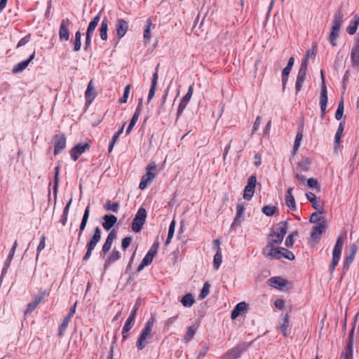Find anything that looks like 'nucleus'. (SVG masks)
Instances as JSON below:
<instances>
[{"label": "nucleus", "mask_w": 359, "mask_h": 359, "mask_svg": "<svg viewBox=\"0 0 359 359\" xmlns=\"http://www.w3.org/2000/svg\"><path fill=\"white\" fill-rule=\"evenodd\" d=\"M119 137H120V135H117L116 133H115L113 135L112 139H111V142H109V149H108L109 153H111L113 151L114 147Z\"/></svg>", "instance_id": "052dcab7"}, {"label": "nucleus", "mask_w": 359, "mask_h": 359, "mask_svg": "<svg viewBox=\"0 0 359 359\" xmlns=\"http://www.w3.org/2000/svg\"><path fill=\"white\" fill-rule=\"evenodd\" d=\"M116 237V233L114 229L111 231L108 234L104 243L102 247L101 255H106L107 252L111 249L112 243Z\"/></svg>", "instance_id": "aec40b11"}, {"label": "nucleus", "mask_w": 359, "mask_h": 359, "mask_svg": "<svg viewBox=\"0 0 359 359\" xmlns=\"http://www.w3.org/2000/svg\"><path fill=\"white\" fill-rule=\"evenodd\" d=\"M147 218V211L145 208H140L137 212L136 213L135 218L133 220L132 222V230L135 232L138 233L140 232L143 225L145 223Z\"/></svg>", "instance_id": "0eeeda50"}, {"label": "nucleus", "mask_w": 359, "mask_h": 359, "mask_svg": "<svg viewBox=\"0 0 359 359\" xmlns=\"http://www.w3.org/2000/svg\"><path fill=\"white\" fill-rule=\"evenodd\" d=\"M104 208L107 211H112L114 212H117L119 209V203L118 202L111 203L109 200H108L104 205Z\"/></svg>", "instance_id": "37998d69"}, {"label": "nucleus", "mask_w": 359, "mask_h": 359, "mask_svg": "<svg viewBox=\"0 0 359 359\" xmlns=\"http://www.w3.org/2000/svg\"><path fill=\"white\" fill-rule=\"evenodd\" d=\"M306 196L314 209L319 210L322 208V205L317 201L316 196L313 193L308 192L306 194Z\"/></svg>", "instance_id": "e433bc0d"}, {"label": "nucleus", "mask_w": 359, "mask_h": 359, "mask_svg": "<svg viewBox=\"0 0 359 359\" xmlns=\"http://www.w3.org/2000/svg\"><path fill=\"white\" fill-rule=\"evenodd\" d=\"M89 215H90V204H88L87 205V207L84 211V213H83V215L82 217V220H81V222L79 226V233H78V239L79 240L81 237L83 232L86 227L88 220L89 218Z\"/></svg>", "instance_id": "bb28decb"}, {"label": "nucleus", "mask_w": 359, "mask_h": 359, "mask_svg": "<svg viewBox=\"0 0 359 359\" xmlns=\"http://www.w3.org/2000/svg\"><path fill=\"white\" fill-rule=\"evenodd\" d=\"M279 329L284 337H287L290 334V321H289V316L287 313H286L285 315H284L283 316V322L280 324Z\"/></svg>", "instance_id": "2f4dec72"}, {"label": "nucleus", "mask_w": 359, "mask_h": 359, "mask_svg": "<svg viewBox=\"0 0 359 359\" xmlns=\"http://www.w3.org/2000/svg\"><path fill=\"white\" fill-rule=\"evenodd\" d=\"M269 285L273 287L283 290L288 283V281L278 276L272 277L268 280Z\"/></svg>", "instance_id": "5701e85b"}, {"label": "nucleus", "mask_w": 359, "mask_h": 359, "mask_svg": "<svg viewBox=\"0 0 359 359\" xmlns=\"http://www.w3.org/2000/svg\"><path fill=\"white\" fill-rule=\"evenodd\" d=\"M343 114H344V102L341 100L338 104V107H337V111L335 113V118L337 120H340L343 116Z\"/></svg>", "instance_id": "3c124183"}, {"label": "nucleus", "mask_w": 359, "mask_h": 359, "mask_svg": "<svg viewBox=\"0 0 359 359\" xmlns=\"http://www.w3.org/2000/svg\"><path fill=\"white\" fill-rule=\"evenodd\" d=\"M282 254H283V257H284L285 258H286L289 260H293L295 258L294 254L291 251H290L285 248H284L283 252H282Z\"/></svg>", "instance_id": "69168bd1"}, {"label": "nucleus", "mask_w": 359, "mask_h": 359, "mask_svg": "<svg viewBox=\"0 0 359 359\" xmlns=\"http://www.w3.org/2000/svg\"><path fill=\"white\" fill-rule=\"evenodd\" d=\"M351 60L353 67H359V36L355 39V44L351 49Z\"/></svg>", "instance_id": "6ab92c4d"}, {"label": "nucleus", "mask_w": 359, "mask_h": 359, "mask_svg": "<svg viewBox=\"0 0 359 359\" xmlns=\"http://www.w3.org/2000/svg\"><path fill=\"white\" fill-rule=\"evenodd\" d=\"M311 162L309 158H306L298 163L297 169L299 172H307L309 170Z\"/></svg>", "instance_id": "4c0bfd02"}, {"label": "nucleus", "mask_w": 359, "mask_h": 359, "mask_svg": "<svg viewBox=\"0 0 359 359\" xmlns=\"http://www.w3.org/2000/svg\"><path fill=\"white\" fill-rule=\"evenodd\" d=\"M248 305L245 302H241L236 305L231 311V318L232 320L236 319L243 313L248 311Z\"/></svg>", "instance_id": "4be33fe9"}, {"label": "nucleus", "mask_w": 359, "mask_h": 359, "mask_svg": "<svg viewBox=\"0 0 359 359\" xmlns=\"http://www.w3.org/2000/svg\"><path fill=\"white\" fill-rule=\"evenodd\" d=\"M17 245H18V242H17V241H15L14 242V243H13V245L12 248L10 250V252H9L8 255V264H11V262L13 258V256H14V254H15Z\"/></svg>", "instance_id": "e2e57ef3"}, {"label": "nucleus", "mask_w": 359, "mask_h": 359, "mask_svg": "<svg viewBox=\"0 0 359 359\" xmlns=\"http://www.w3.org/2000/svg\"><path fill=\"white\" fill-rule=\"evenodd\" d=\"M287 230V223L280 222L271 229V233L268 236V243L280 244L282 243Z\"/></svg>", "instance_id": "f03ea898"}, {"label": "nucleus", "mask_w": 359, "mask_h": 359, "mask_svg": "<svg viewBox=\"0 0 359 359\" xmlns=\"http://www.w3.org/2000/svg\"><path fill=\"white\" fill-rule=\"evenodd\" d=\"M74 50L77 52L80 50L81 47V33L80 31H77L75 33L74 39L73 41Z\"/></svg>", "instance_id": "79ce46f5"}, {"label": "nucleus", "mask_w": 359, "mask_h": 359, "mask_svg": "<svg viewBox=\"0 0 359 359\" xmlns=\"http://www.w3.org/2000/svg\"><path fill=\"white\" fill-rule=\"evenodd\" d=\"M96 97V92L93 85V81H90L87 86V89L85 93V97L86 104H90Z\"/></svg>", "instance_id": "cd10ccee"}, {"label": "nucleus", "mask_w": 359, "mask_h": 359, "mask_svg": "<svg viewBox=\"0 0 359 359\" xmlns=\"http://www.w3.org/2000/svg\"><path fill=\"white\" fill-rule=\"evenodd\" d=\"M109 21L107 19H104L102 22H101V25H100V27L99 29V32H100V38L103 40V41H105L107 39V31H108V26H109Z\"/></svg>", "instance_id": "473e14b6"}, {"label": "nucleus", "mask_w": 359, "mask_h": 359, "mask_svg": "<svg viewBox=\"0 0 359 359\" xmlns=\"http://www.w3.org/2000/svg\"><path fill=\"white\" fill-rule=\"evenodd\" d=\"M307 67H308V59L304 58L302 60L299 69L297 74V81L295 83V90L296 93H297L299 91H300L302 84L305 80L306 71H307Z\"/></svg>", "instance_id": "6e6552de"}, {"label": "nucleus", "mask_w": 359, "mask_h": 359, "mask_svg": "<svg viewBox=\"0 0 359 359\" xmlns=\"http://www.w3.org/2000/svg\"><path fill=\"white\" fill-rule=\"evenodd\" d=\"M156 255L155 250L150 249L149 252L147 253V255L143 258L142 261L140 264V265L137 267V271H142L145 266L149 265L154 257Z\"/></svg>", "instance_id": "393cba45"}, {"label": "nucleus", "mask_w": 359, "mask_h": 359, "mask_svg": "<svg viewBox=\"0 0 359 359\" xmlns=\"http://www.w3.org/2000/svg\"><path fill=\"white\" fill-rule=\"evenodd\" d=\"M71 22L68 18L62 19L59 29V38L60 41H68L69 39V26Z\"/></svg>", "instance_id": "4468645a"}, {"label": "nucleus", "mask_w": 359, "mask_h": 359, "mask_svg": "<svg viewBox=\"0 0 359 359\" xmlns=\"http://www.w3.org/2000/svg\"><path fill=\"white\" fill-rule=\"evenodd\" d=\"M326 228L327 226L325 221L313 226L311 234L312 239L316 242L319 241L322 233L325 231Z\"/></svg>", "instance_id": "a211bd4d"}, {"label": "nucleus", "mask_w": 359, "mask_h": 359, "mask_svg": "<svg viewBox=\"0 0 359 359\" xmlns=\"http://www.w3.org/2000/svg\"><path fill=\"white\" fill-rule=\"evenodd\" d=\"M262 212L267 216H272L278 212V209L276 206L266 205L262 208Z\"/></svg>", "instance_id": "49530a36"}, {"label": "nucleus", "mask_w": 359, "mask_h": 359, "mask_svg": "<svg viewBox=\"0 0 359 359\" xmlns=\"http://www.w3.org/2000/svg\"><path fill=\"white\" fill-rule=\"evenodd\" d=\"M198 326L196 325H192L187 328V331L184 337V340L185 342H189L194 336L195 335Z\"/></svg>", "instance_id": "c9c22d12"}, {"label": "nucleus", "mask_w": 359, "mask_h": 359, "mask_svg": "<svg viewBox=\"0 0 359 359\" xmlns=\"http://www.w3.org/2000/svg\"><path fill=\"white\" fill-rule=\"evenodd\" d=\"M210 285L208 282L204 283L202 290L199 294V297L201 299H204L208 295L210 292Z\"/></svg>", "instance_id": "603ef678"}, {"label": "nucleus", "mask_w": 359, "mask_h": 359, "mask_svg": "<svg viewBox=\"0 0 359 359\" xmlns=\"http://www.w3.org/2000/svg\"><path fill=\"white\" fill-rule=\"evenodd\" d=\"M358 25H359V16L358 15H355L352 25H349L346 29L347 32L351 35L355 34V32H357Z\"/></svg>", "instance_id": "ea45409f"}, {"label": "nucleus", "mask_w": 359, "mask_h": 359, "mask_svg": "<svg viewBox=\"0 0 359 359\" xmlns=\"http://www.w3.org/2000/svg\"><path fill=\"white\" fill-rule=\"evenodd\" d=\"M55 177H54V191H56L58 183H59V172H60V165H57L55 168Z\"/></svg>", "instance_id": "13d9d810"}, {"label": "nucleus", "mask_w": 359, "mask_h": 359, "mask_svg": "<svg viewBox=\"0 0 359 359\" xmlns=\"http://www.w3.org/2000/svg\"><path fill=\"white\" fill-rule=\"evenodd\" d=\"M222 262V255L220 248H218L214 256L213 268L215 270H218Z\"/></svg>", "instance_id": "58836bf2"}, {"label": "nucleus", "mask_w": 359, "mask_h": 359, "mask_svg": "<svg viewBox=\"0 0 359 359\" xmlns=\"http://www.w3.org/2000/svg\"><path fill=\"white\" fill-rule=\"evenodd\" d=\"M46 245V236L45 235H42L40 238V243L37 247V257L39 256L40 252L45 248Z\"/></svg>", "instance_id": "680f3d73"}, {"label": "nucleus", "mask_w": 359, "mask_h": 359, "mask_svg": "<svg viewBox=\"0 0 359 359\" xmlns=\"http://www.w3.org/2000/svg\"><path fill=\"white\" fill-rule=\"evenodd\" d=\"M100 20V14L97 15L89 23L86 34L93 35L95 28L97 27Z\"/></svg>", "instance_id": "f704fd0d"}, {"label": "nucleus", "mask_w": 359, "mask_h": 359, "mask_svg": "<svg viewBox=\"0 0 359 359\" xmlns=\"http://www.w3.org/2000/svg\"><path fill=\"white\" fill-rule=\"evenodd\" d=\"M257 179L254 175H251L248 180V184L245 187L243 192V198L245 200H250L255 193V184Z\"/></svg>", "instance_id": "ddd939ff"}, {"label": "nucleus", "mask_w": 359, "mask_h": 359, "mask_svg": "<svg viewBox=\"0 0 359 359\" xmlns=\"http://www.w3.org/2000/svg\"><path fill=\"white\" fill-rule=\"evenodd\" d=\"M121 257V252L116 250V248L113 249V250L107 256L104 263V269L106 270L109 266H110L112 263L118 260Z\"/></svg>", "instance_id": "412c9836"}, {"label": "nucleus", "mask_w": 359, "mask_h": 359, "mask_svg": "<svg viewBox=\"0 0 359 359\" xmlns=\"http://www.w3.org/2000/svg\"><path fill=\"white\" fill-rule=\"evenodd\" d=\"M343 131H344V126L341 123L338 127V129H337V133L334 136V143L336 144H338L339 143Z\"/></svg>", "instance_id": "864d4df0"}, {"label": "nucleus", "mask_w": 359, "mask_h": 359, "mask_svg": "<svg viewBox=\"0 0 359 359\" xmlns=\"http://www.w3.org/2000/svg\"><path fill=\"white\" fill-rule=\"evenodd\" d=\"M101 239V230L99 226L94 229L93 236H90L89 241L86 244V252L83 257V261L87 262L91 257L93 251Z\"/></svg>", "instance_id": "39448f33"}, {"label": "nucleus", "mask_w": 359, "mask_h": 359, "mask_svg": "<svg viewBox=\"0 0 359 359\" xmlns=\"http://www.w3.org/2000/svg\"><path fill=\"white\" fill-rule=\"evenodd\" d=\"M175 229V221L172 220L169 226L168 237L165 242V245H168L170 243V241L173 237V235H174Z\"/></svg>", "instance_id": "de8ad7c7"}, {"label": "nucleus", "mask_w": 359, "mask_h": 359, "mask_svg": "<svg viewBox=\"0 0 359 359\" xmlns=\"http://www.w3.org/2000/svg\"><path fill=\"white\" fill-rule=\"evenodd\" d=\"M54 140V154L57 155L66 147V137L63 134L55 135Z\"/></svg>", "instance_id": "dca6fc26"}, {"label": "nucleus", "mask_w": 359, "mask_h": 359, "mask_svg": "<svg viewBox=\"0 0 359 359\" xmlns=\"http://www.w3.org/2000/svg\"><path fill=\"white\" fill-rule=\"evenodd\" d=\"M34 57L35 51L33 52V53L29 56V57L27 60L22 61L17 64L12 70L13 73L16 74L22 72L28 67L29 64L34 59Z\"/></svg>", "instance_id": "a878e982"}, {"label": "nucleus", "mask_w": 359, "mask_h": 359, "mask_svg": "<svg viewBox=\"0 0 359 359\" xmlns=\"http://www.w3.org/2000/svg\"><path fill=\"white\" fill-rule=\"evenodd\" d=\"M358 314L355 315L354 322L351 330L348 333V337L346 344L341 353V358L343 359H353V344H354V333L355 329V323L357 320Z\"/></svg>", "instance_id": "20e7f679"}, {"label": "nucleus", "mask_w": 359, "mask_h": 359, "mask_svg": "<svg viewBox=\"0 0 359 359\" xmlns=\"http://www.w3.org/2000/svg\"><path fill=\"white\" fill-rule=\"evenodd\" d=\"M36 306L37 304L34 302L29 303L27 304L26 310L25 311V315H27L32 312L36 309Z\"/></svg>", "instance_id": "774afa93"}, {"label": "nucleus", "mask_w": 359, "mask_h": 359, "mask_svg": "<svg viewBox=\"0 0 359 359\" xmlns=\"http://www.w3.org/2000/svg\"><path fill=\"white\" fill-rule=\"evenodd\" d=\"M158 73L155 72L153 74L151 85V87L149 89V93L148 99H147L148 102L154 97V96L155 95V91H156V85H157V82H158Z\"/></svg>", "instance_id": "72a5a7b5"}, {"label": "nucleus", "mask_w": 359, "mask_h": 359, "mask_svg": "<svg viewBox=\"0 0 359 359\" xmlns=\"http://www.w3.org/2000/svg\"><path fill=\"white\" fill-rule=\"evenodd\" d=\"M307 186L309 188L316 189L318 191L320 190L318 181L313 178H310L307 180Z\"/></svg>", "instance_id": "4d7b16f0"}, {"label": "nucleus", "mask_w": 359, "mask_h": 359, "mask_svg": "<svg viewBox=\"0 0 359 359\" xmlns=\"http://www.w3.org/2000/svg\"><path fill=\"white\" fill-rule=\"evenodd\" d=\"M30 38H31V34H27V36H25V37L22 38L20 41L18 42V45H17V48H19L20 47L22 46H25V44H27L29 40H30Z\"/></svg>", "instance_id": "0e129e2a"}, {"label": "nucleus", "mask_w": 359, "mask_h": 359, "mask_svg": "<svg viewBox=\"0 0 359 359\" xmlns=\"http://www.w3.org/2000/svg\"><path fill=\"white\" fill-rule=\"evenodd\" d=\"M292 190L293 189L292 187H289L287 189L286 192L285 203L290 210H295L297 209V206L294 198L292 195Z\"/></svg>", "instance_id": "c756f323"}, {"label": "nucleus", "mask_w": 359, "mask_h": 359, "mask_svg": "<svg viewBox=\"0 0 359 359\" xmlns=\"http://www.w3.org/2000/svg\"><path fill=\"white\" fill-rule=\"evenodd\" d=\"M181 302L184 307H191L194 303V299L191 294H185L181 299Z\"/></svg>", "instance_id": "a19ab883"}, {"label": "nucleus", "mask_w": 359, "mask_h": 359, "mask_svg": "<svg viewBox=\"0 0 359 359\" xmlns=\"http://www.w3.org/2000/svg\"><path fill=\"white\" fill-rule=\"evenodd\" d=\"M103 219L104 221L102 223V226L107 231L112 228L117 222V218L114 215H106Z\"/></svg>", "instance_id": "7c9ffc66"}, {"label": "nucleus", "mask_w": 359, "mask_h": 359, "mask_svg": "<svg viewBox=\"0 0 359 359\" xmlns=\"http://www.w3.org/2000/svg\"><path fill=\"white\" fill-rule=\"evenodd\" d=\"M344 245V239L341 236H339L337 239L336 244L334 245L332 252V263L330 266V274H332L334 271L336 266L338 264L341 257V250Z\"/></svg>", "instance_id": "423d86ee"}, {"label": "nucleus", "mask_w": 359, "mask_h": 359, "mask_svg": "<svg viewBox=\"0 0 359 359\" xmlns=\"http://www.w3.org/2000/svg\"><path fill=\"white\" fill-rule=\"evenodd\" d=\"M46 295V292L45 290L40 292V294L34 297V302L38 305L43 300Z\"/></svg>", "instance_id": "338daca9"}, {"label": "nucleus", "mask_w": 359, "mask_h": 359, "mask_svg": "<svg viewBox=\"0 0 359 359\" xmlns=\"http://www.w3.org/2000/svg\"><path fill=\"white\" fill-rule=\"evenodd\" d=\"M321 78H322V84H321V90H320V111H321V118H323L325 114V110L327 107V87L325 85V77L321 71Z\"/></svg>", "instance_id": "9b49d317"}, {"label": "nucleus", "mask_w": 359, "mask_h": 359, "mask_svg": "<svg viewBox=\"0 0 359 359\" xmlns=\"http://www.w3.org/2000/svg\"><path fill=\"white\" fill-rule=\"evenodd\" d=\"M156 169V165L154 163L149 164L147 168V172L142 177L139 188L140 189H144L147 184H149L155 177V174L151 171Z\"/></svg>", "instance_id": "f8f14e48"}, {"label": "nucleus", "mask_w": 359, "mask_h": 359, "mask_svg": "<svg viewBox=\"0 0 359 359\" xmlns=\"http://www.w3.org/2000/svg\"><path fill=\"white\" fill-rule=\"evenodd\" d=\"M130 85H127L124 88V93L123 97L119 100V102L121 104L126 103L128 100L130 90Z\"/></svg>", "instance_id": "6e6d98bb"}, {"label": "nucleus", "mask_w": 359, "mask_h": 359, "mask_svg": "<svg viewBox=\"0 0 359 359\" xmlns=\"http://www.w3.org/2000/svg\"><path fill=\"white\" fill-rule=\"evenodd\" d=\"M146 23V28L144 30L143 34L145 42L148 41L151 38V27L152 26V22L151 19H147Z\"/></svg>", "instance_id": "a18cd8bd"}, {"label": "nucleus", "mask_w": 359, "mask_h": 359, "mask_svg": "<svg viewBox=\"0 0 359 359\" xmlns=\"http://www.w3.org/2000/svg\"><path fill=\"white\" fill-rule=\"evenodd\" d=\"M154 318L151 317L145 323L137 341V348L138 350H142L147 344L148 339L152 338V328L154 324Z\"/></svg>", "instance_id": "7ed1b4c3"}, {"label": "nucleus", "mask_w": 359, "mask_h": 359, "mask_svg": "<svg viewBox=\"0 0 359 359\" xmlns=\"http://www.w3.org/2000/svg\"><path fill=\"white\" fill-rule=\"evenodd\" d=\"M355 255L351 254V253L346 256V257L345 258L344 263H343L344 272H346L348 270V268H349L351 264L353 262V261L355 258Z\"/></svg>", "instance_id": "09e8293b"}, {"label": "nucleus", "mask_w": 359, "mask_h": 359, "mask_svg": "<svg viewBox=\"0 0 359 359\" xmlns=\"http://www.w3.org/2000/svg\"><path fill=\"white\" fill-rule=\"evenodd\" d=\"M245 208L243 203H238L236 206V215L233 219V223L231 225V230L236 229L239 226L243 220V214Z\"/></svg>", "instance_id": "2eb2a0df"}, {"label": "nucleus", "mask_w": 359, "mask_h": 359, "mask_svg": "<svg viewBox=\"0 0 359 359\" xmlns=\"http://www.w3.org/2000/svg\"><path fill=\"white\" fill-rule=\"evenodd\" d=\"M343 18L344 15L341 11H336L333 16L332 26L329 36V41L333 46H337V39L339 36L340 29L344 22Z\"/></svg>", "instance_id": "f257e3e1"}, {"label": "nucleus", "mask_w": 359, "mask_h": 359, "mask_svg": "<svg viewBox=\"0 0 359 359\" xmlns=\"http://www.w3.org/2000/svg\"><path fill=\"white\" fill-rule=\"evenodd\" d=\"M140 114H141V102L139 103V104H138V106H137V107L130 120L129 126H128V128L126 129V135H129L130 133V132L133 129L134 126H135Z\"/></svg>", "instance_id": "c85d7f7f"}, {"label": "nucleus", "mask_w": 359, "mask_h": 359, "mask_svg": "<svg viewBox=\"0 0 359 359\" xmlns=\"http://www.w3.org/2000/svg\"><path fill=\"white\" fill-rule=\"evenodd\" d=\"M283 248H275L274 244L267 243L263 248L262 253L265 257L270 259H279L283 257L282 252H283Z\"/></svg>", "instance_id": "1a4fd4ad"}, {"label": "nucleus", "mask_w": 359, "mask_h": 359, "mask_svg": "<svg viewBox=\"0 0 359 359\" xmlns=\"http://www.w3.org/2000/svg\"><path fill=\"white\" fill-rule=\"evenodd\" d=\"M248 345L245 343L240 344L229 350L222 357V359H238L248 348Z\"/></svg>", "instance_id": "9d476101"}, {"label": "nucleus", "mask_w": 359, "mask_h": 359, "mask_svg": "<svg viewBox=\"0 0 359 359\" xmlns=\"http://www.w3.org/2000/svg\"><path fill=\"white\" fill-rule=\"evenodd\" d=\"M128 29V23L123 19H118L116 22V31L118 39L122 38Z\"/></svg>", "instance_id": "b1692460"}, {"label": "nucleus", "mask_w": 359, "mask_h": 359, "mask_svg": "<svg viewBox=\"0 0 359 359\" xmlns=\"http://www.w3.org/2000/svg\"><path fill=\"white\" fill-rule=\"evenodd\" d=\"M193 95V85H191L189 87V89H188V92L187 93V94L183 97L182 101H183L184 102H186V103H188L189 101L190 100L191 96Z\"/></svg>", "instance_id": "bf43d9fd"}, {"label": "nucleus", "mask_w": 359, "mask_h": 359, "mask_svg": "<svg viewBox=\"0 0 359 359\" xmlns=\"http://www.w3.org/2000/svg\"><path fill=\"white\" fill-rule=\"evenodd\" d=\"M325 221L324 218L321 217L318 212H313L310 216V222L312 223H322Z\"/></svg>", "instance_id": "8fccbe9b"}, {"label": "nucleus", "mask_w": 359, "mask_h": 359, "mask_svg": "<svg viewBox=\"0 0 359 359\" xmlns=\"http://www.w3.org/2000/svg\"><path fill=\"white\" fill-rule=\"evenodd\" d=\"M298 236V232L296 231H294L292 232L291 234H290L287 238H286V240H285V245L288 248H290L294 244V241H293V238L295 236Z\"/></svg>", "instance_id": "5fc2aeb1"}, {"label": "nucleus", "mask_w": 359, "mask_h": 359, "mask_svg": "<svg viewBox=\"0 0 359 359\" xmlns=\"http://www.w3.org/2000/svg\"><path fill=\"white\" fill-rule=\"evenodd\" d=\"M134 323L135 321L127 318L122 330V335L123 339H126L127 338V333L133 327Z\"/></svg>", "instance_id": "c03bdc74"}, {"label": "nucleus", "mask_w": 359, "mask_h": 359, "mask_svg": "<svg viewBox=\"0 0 359 359\" xmlns=\"http://www.w3.org/2000/svg\"><path fill=\"white\" fill-rule=\"evenodd\" d=\"M90 145L88 143L78 144L70 150V156L76 161L79 156L89 149Z\"/></svg>", "instance_id": "f3484780"}]
</instances>
